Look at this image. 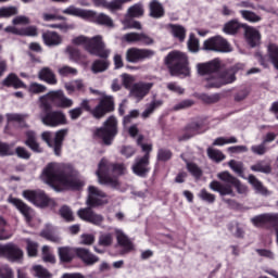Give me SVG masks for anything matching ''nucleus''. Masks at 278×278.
Returning <instances> with one entry per match:
<instances>
[{"instance_id":"obj_1","label":"nucleus","mask_w":278,"mask_h":278,"mask_svg":"<svg viewBox=\"0 0 278 278\" xmlns=\"http://www.w3.org/2000/svg\"><path fill=\"white\" fill-rule=\"evenodd\" d=\"M41 179L56 192H62V190H79V188L85 186L84 180L79 179L75 172L60 163L48 164L42 172Z\"/></svg>"},{"instance_id":"obj_2","label":"nucleus","mask_w":278,"mask_h":278,"mask_svg":"<svg viewBox=\"0 0 278 278\" xmlns=\"http://www.w3.org/2000/svg\"><path fill=\"white\" fill-rule=\"evenodd\" d=\"M218 68H220V61L214 60L208 63H199L197 65V70L199 75L204 77L206 88H220V86H225L226 84H233L236 78L233 77V73H229V78L220 77V73H218Z\"/></svg>"},{"instance_id":"obj_3","label":"nucleus","mask_w":278,"mask_h":278,"mask_svg":"<svg viewBox=\"0 0 278 278\" xmlns=\"http://www.w3.org/2000/svg\"><path fill=\"white\" fill-rule=\"evenodd\" d=\"M218 180H213L208 188L213 190V192H218L220 197H236V191H233V188L237 190L238 194H247L249 192V188L245 185H242L238 178L230 175L229 172H220L217 174Z\"/></svg>"},{"instance_id":"obj_4","label":"nucleus","mask_w":278,"mask_h":278,"mask_svg":"<svg viewBox=\"0 0 278 278\" xmlns=\"http://www.w3.org/2000/svg\"><path fill=\"white\" fill-rule=\"evenodd\" d=\"M125 165L111 164L106 159H102L98 165L96 175L99 184L103 186H111V188H118V180L110 177V175H125Z\"/></svg>"},{"instance_id":"obj_5","label":"nucleus","mask_w":278,"mask_h":278,"mask_svg":"<svg viewBox=\"0 0 278 278\" xmlns=\"http://www.w3.org/2000/svg\"><path fill=\"white\" fill-rule=\"evenodd\" d=\"M72 45L76 47H85V49L91 53V55H98V58H108L110 55V49L105 48L103 37L96 36L88 38L84 35L76 36L72 39Z\"/></svg>"},{"instance_id":"obj_6","label":"nucleus","mask_w":278,"mask_h":278,"mask_svg":"<svg viewBox=\"0 0 278 278\" xmlns=\"http://www.w3.org/2000/svg\"><path fill=\"white\" fill-rule=\"evenodd\" d=\"M62 14H67L68 16H77L83 18V21L96 22L99 25H105V27H114V21L110 15L104 13H97L92 10L79 9L75 5H70L62 11Z\"/></svg>"},{"instance_id":"obj_7","label":"nucleus","mask_w":278,"mask_h":278,"mask_svg":"<svg viewBox=\"0 0 278 278\" xmlns=\"http://www.w3.org/2000/svg\"><path fill=\"white\" fill-rule=\"evenodd\" d=\"M165 64L168 66L170 75H190V67L188 66V56L184 52L172 51L165 58Z\"/></svg>"},{"instance_id":"obj_8","label":"nucleus","mask_w":278,"mask_h":278,"mask_svg":"<svg viewBox=\"0 0 278 278\" xmlns=\"http://www.w3.org/2000/svg\"><path fill=\"white\" fill-rule=\"evenodd\" d=\"M51 103L56 105V108H73V100L64 96V91L62 90L50 91L39 97L40 110H45V112L51 110Z\"/></svg>"},{"instance_id":"obj_9","label":"nucleus","mask_w":278,"mask_h":278,"mask_svg":"<svg viewBox=\"0 0 278 278\" xmlns=\"http://www.w3.org/2000/svg\"><path fill=\"white\" fill-rule=\"evenodd\" d=\"M118 121L116 117L111 116L104 122V126L102 128H97L93 131V138L97 140H101L104 144H112V140L116 138V134H118Z\"/></svg>"},{"instance_id":"obj_10","label":"nucleus","mask_w":278,"mask_h":278,"mask_svg":"<svg viewBox=\"0 0 278 278\" xmlns=\"http://www.w3.org/2000/svg\"><path fill=\"white\" fill-rule=\"evenodd\" d=\"M68 134V129L63 128L58 130L55 134L51 131H43L41 134V139L53 149L55 155H60L62 153V142H64V138Z\"/></svg>"},{"instance_id":"obj_11","label":"nucleus","mask_w":278,"mask_h":278,"mask_svg":"<svg viewBox=\"0 0 278 278\" xmlns=\"http://www.w3.org/2000/svg\"><path fill=\"white\" fill-rule=\"evenodd\" d=\"M23 197L37 207H55V200L47 197L42 190H25Z\"/></svg>"},{"instance_id":"obj_12","label":"nucleus","mask_w":278,"mask_h":278,"mask_svg":"<svg viewBox=\"0 0 278 278\" xmlns=\"http://www.w3.org/2000/svg\"><path fill=\"white\" fill-rule=\"evenodd\" d=\"M41 123L47 127H60V125H66V115L62 111H49L41 110L39 114Z\"/></svg>"},{"instance_id":"obj_13","label":"nucleus","mask_w":278,"mask_h":278,"mask_svg":"<svg viewBox=\"0 0 278 278\" xmlns=\"http://www.w3.org/2000/svg\"><path fill=\"white\" fill-rule=\"evenodd\" d=\"M202 49L204 51H215L216 53H231L232 51L231 45L223 36H214L206 39Z\"/></svg>"},{"instance_id":"obj_14","label":"nucleus","mask_w":278,"mask_h":278,"mask_svg":"<svg viewBox=\"0 0 278 278\" xmlns=\"http://www.w3.org/2000/svg\"><path fill=\"white\" fill-rule=\"evenodd\" d=\"M155 55V51L151 49L129 48L126 51V60L130 64H138V62H144V60H151Z\"/></svg>"},{"instance_id":"obj_15","label":"nucleus","mask_w":278,"mask_h":278,"mask_svg":"<svg viewBox=\"0 0 278 278\" xmlns=\"http://www.w3.org/2000/svg\"><path fill=\"white\" fill-rule=\"evenodd\" d=\"M108 201H110V198L105 192L94 186H89L87 204L91 207H97L98 205H105Z\"/></svg>"},{"instance_id":"obj_16","label":"nucleus","mask_w":278,"mask_h":278,"mask_svg":"<svg viewBox=\"0 0 278 278\" xmlns=\"http://www.w3.org/2000/svg\"><path fill=\"white\" fill-rule=\"evenodd\" d=\"M0 257H7L10 262H21L23 260V250L13 243L0 245Z\"/></svg>"},{"instance_id":"obj_17","label":"nucleus","mask_w":278,"mask_h":278,"mask_svg":"<svg viewBox=\"0 0 278 278\" xmlns=\"http://www.w3.org/2000/svg\"><path fill=\"white\" fill-rule=\"evenodd\" d=\"M123 42H128L129 45H144L149 47V45H153L154 40L151 36L144 33H127L122 37Z\"/></svg>"},{"instance_id":"obj_18","label":"nucleus","mask_w":278,"mask_h":278,"mask_svg":"<svg viewBox=\"0 0 278 278\" xmlns=\"http://www.w3.org/2000/svg\"><path fill=\"white\" fill-rule=\"evenodd\" d=\"M114 110V99L110 96H104L100 100V103L93 110L92 114L94 118H103L108 112H112Z\"/></svg>"},{"instance_id":"obj_19","label":"nucleus","mask_w":278,"mask_h":278,"mask_svg":"<svg viewBox=\"0 0 278 278\" xmlns=\"http://www.w3.org/2000/svg\"><path fill=\"white\" fill-rule=\"evenodd\" d=\"M153 88V84L151 83H139L132 86L130 90L131 99L136 100V102L142 101L147 94H149V90Z\"/></svg>"},{"instance_id":"obj_20","label":"nucleus","mask_w":278,"mask_h":278,"mask_svg":"<svg viewBox=\"0 0 278 278\" xmlns=\"http://www.w3.org/2000/svg\"><path fill=\"white\" fill-rule=\"evenodd\" d=\"M8 201L24 216L27 223L34 218V210L20 199L9 197Z\"/></svg>"},{"instance_id":"obj_21","label":"nucleus","mask_w":278,"mask_h":278,"mask_svg":"<svg viewBox=\"0 0 278 278\" xmlns=\"http://www.w3.org/2000/svg\"><path fill=\"white\" fill-rule=\"evenodd\" d=\"M78 216L81 220H86L87 223H91L92 225H101L103 223V216L92 212V208H80L78 211Z\"/></svg>"},{"instance_id":"obj_22","label":"nucleus","mask_w":278,"mask_h":278,"mask_svg":"<svg viewBox=\"0 0 278 278\" xmlns=\"http://www.w3.org/2000/svg\"><path fill=\"white\" fill-rule=\"evenodd\" d=\"M149 170V153L141 159H136L135 164L132 165L135 175H138V177H147Z\"/></svg>"},{"instance_id":"obj_23","label":"nucleus","mask_w":278,"mask_h":278,"mask_svg":"<svg viewBox=\"0 0 278 278\" xmlns=\"http://www.w3.org/2000/svg\"><path fill=\"white\" fill-rule=\"evenodd\" d=\"M42 40L47 47H60V45L64 42V38H62V35L52 30L43 33Z\"/></svg>"},{"instance_id":"obj_24","label":"nucleus","mask_w":278,"mask_h":278,"mask_svg":"<svg viewBox=\"0 0 278 278\" xmlns=\"http://www.w3.org/2000/svg\"><path fill=\"white\" fill-rule=\"evenodd\" d=\"M129 1L131 0H113L111 2L105 0H93V3L96 5L106 8V10H110V12H118L119 10H123V5H125V3H129Z\"/></svg>"},{"instance_id":"obj_25","label":"nucleus","mask_w":278,"mask_h":278,"mask_svg":"<svg viewBox=\"0 0 278 278\" xmlns=\"http://www.w3.org/2000/svg\"><path fill=\"white\" fill-rule=\"evenodd\" d=\"M244 36L250 47H257V45H260V41L262 40V35L260 34V30L252 26L245 27Z\"/></svg>"},{"instance_id":"obj_26","label":"nucleus","mask_w":278,"mask_h":278,"mask_svg":"<svg viewBox=\"0 0 278 278\" xmlns=\"http://www.w3.org/2000/svg\"><path fill=\"white\" fill-rule=\"evenodd\" d=\"M74 252H76V255H78V257H80V260H83V262L88 266H92V264H97V262H99L97 255L90 253L88 249L77 248Z\"/></svg>"},{"instance_id":"obj_27","label":"nucleus","mask_w":278,"mask_h":278,"mask_svg":"<svg viewBox=\"0 0 278 278\" xmlns=\"http://www.w3.org/2000/svg\"><path fill=\"white\" fill-rule=\"evenodd\" d=\"M38 77L41 81H46V84H50L51 86H55V84H58L55 74L49 67L41 68L38 73Z\"/></svg>"},{"instance_id":"obj_28","label":"nucleus","mask_w":278,"mask_h":278,"mask_svg":"<svg viewBox=\"0 0 278 278\" xmlns=\"http://www.w3.org/2000/svg\"><path fill=\"white\" fill-rule=\"evenodd\" d=\"M26 147H29L34 153H42V148L40 147V143L36 141V132L28 130L26 131Z\"/></svg>"},{"instance_id":"obj_29","label":"nucleus","mask_w":278,"mask_h":278,"mask_svg":"<svg viewBox=\"0 0 278 278\" xmlns=\"http://www.w3.org/2000/svg\"><path fill=\"white\" fill-rule=\"evenodd\" d=\"M3 86L12 87V88H27V85L16 76V74H9L8 77L3 80Z\"/></svg>"},{"instance_id":"obj_30","label":"nucleus","mask_w":278,"mask_h":278,"mask_svg":"<svg viewBox=\"0 0 278 278\" xmlns=\"http://www.w3.org/2000/svg\"><path fill=\"white\" fill-rule=\"evenodd\" d=\"M115 235H116L117 242H118L119 247H123V249H125V251H132L134 243H131L129 238H127L125 236V232H123V230L116 229L115 230Z\"/></svg>"},{"instance_id":"obj_31","label":"nucleus","mask_w":278,"mask_h":278,"mask_svg":"<svg viewBox=\"0 0 278 278\" xmlns=\"http://www.w3.org/2000/svg\"><path fill=\"white\" fill-rule=\"evenodd\" d=\"M168 30L172 36H174V38H177L180 42H184L186 40V28L184 26L170 24L168 26Z\"/></svg>"},{"instance_id":"obj_32","label":"nucleus","mask_w":278,"mask_h":278,"mask_svg":"<svg viewBox=\"0 0 278 278\" xmlns=\"http://www.w3.org/2000/svg\"><path fill=\"white\" fill-rule=\"evenodd\" d=\"M275 218H277V215L267 213V214H262L256 217H253L252 223H253V225H255V227H262V225H264L266 223H273V220H275Z\"/></svg>"},{"instance_id":"obj_33","label":"nucleus","mask_w":278,"mask_h":278,"mask_svg":"<svg viewBox=\"0 0 278 278\" xmlns=\"http://www.w3.org/2000/svg\"><path fill=\"white\" fill-rule=\"evenodd\" d=\"M248 181L251 184L257 194H268V190H266L265 186L262 185V181L256 179L255 176L250 175Z\"/></svg>"},{"instance_id":"obj_34","label":"nucleus","mask_w":278,"mask_h":278,"mask_svg":"<svg viewBox=\"0 0 278 278\" xmlns=\"http://www.w3.org/2000/svg\"><path fill=\"white\" fill-rule=\"evenodd\" d=\"M267 55L275 68L278 70V46L275 43H269L267 46Z\"/></svg>"},{"instance_id":"obj_35","label":"nucleus","mask_w":278,"mask_h":278,"mask_svg":"<svg viewBox=\"0 0 278 278\" xmlns=\"http://www.w3.org/2000/svg\"><path fill=\"white\" fill-rule=\"evenodd\" d=\"M150 15L153 16V18H162V16H164V8H162V4L156 0L150 3Z\"/></svg>"},{"instance_id":"obj_36","label":"nucleus","mask_w":278,"mask_h":278,"mask_svg":"<svg viewBox=\"0 0 278 278\" xmlns=\"http://www.w3.org/2000/svg\"><path fill=\"white\" fill-rule=\"evenodd\" d=\"M110 68V62L108 60H97L91 65L92 73H105Z\"/></svg>"},{"instance_id":"obj_37","label":"nucleus","mask_w":278,"mask_h":278,"mask_svg":"<svg viewBox=\"0 0 278 278\" xmlns=\"http://www.w3.org/2000/svg\"><path fill=\"white\" fill-rule=\"evenodd\" d=\"M31 273L34 277L37 278H53V274L49 273V270L41 265H34Z\"/></svg>"},{"instance_id":"obj_38","label":"nucleus","mask_w":278,"mask_h":278,"mask_svg":"<svg viewBox=\"0 0 278 278\" xmlns=\"http://www.w3.org/2000/svg\"><path fill=\"white\" fill-rule=\"evenodd\" d=\"M162 100H153L150 104L147 105L146 110L142 112V118H149L157 108L162 106Z\"/></svg>"},{"instance_id":"obj_39","label":"nucleus","mask_w":278,"mask_h":278,"mask_svg":"<svg viewBox=\"0 0 278 278\" xmlns=\"http://www.w3.org/2000/svg\"><path fill=\"white\" fill-rule=\"evenodd\" d=\"M238 29H240V23H238L236 20H232L224 25L223 31L224 34L233 36V34L238 33Z\"/></svg>"},{"instance_id":"obj_40","label":"nucleus","mask_w":278,"mask_h":278,"mask_svg":"<svg viewBox=\"0 0 278 278\" xmlns=\"http://www.w3.org/2000/svg\"><path fill=\"white\" fill-rule=\"evenodd\" d=\"M251 170H253L254 173H265V175H268L271 168H270V164L264 161H260L256 164L251 166Z\"/></svg>"},{"instance_id":"obj_41","label":"nucleus","mask_w":278,"mask_h":278,"mask_svg":"<svg viewBox=\"0 0 278 278\" xmlns=\"http://www.w3.org/2000/svg\"><path fill=\"white\" fill-rule=\"evenodd\" d=\"M73 249L68 247L59 248V257L61 262H71L73 260Z\"/></svg>"},{"instance_id":"obj_42","label":"nucleus","mask_w":278,"mask_h":278,"mask_svg":"<svg viewBox=\"0 0 278 278\" xmlns=\"http://www.w3.org/2000/svg\"><path fill=\"white\" fill-rule=\"evenodd\" d=\"M16 14H18V9L16 7L0 8V18H10L11 16H16Z\"/></svg>"},{"instance_id":"obj_43","label":"nucleus","mask_w":278,"mask_h":278,"mask_svg":"<svg viewBox=\"0 0 278 278\" xmlns=\"http://www.w3.org/2000/svg\"><path fill=\"white\" fill-rule=\"evenodd\" d=\"M240 14L242 18H244V21H249V23H260V21H262V17L252 11L242 10L240 11Z\"/></svg>"},{"instance_id":"obj_44","label":"nucleus","mask_w":278,"mask_h":278,"mask_svg":"<svg viewBox=\"0 0 278 278\" xmlns=\"http://www.w3.org/2000/svg\"><path fill=\"white\" fill-rule=\"evenodd\" d=\"M25 118H27V115L25 114H18V113H11L7 114V121L8 123H18L24 127L25 125Z\"/></svg>"},{"instance_id":"obj_45","label":"nucleus","mask_w":278,"mask_h":278,"mask_svg":"<svg viewBox=\"0 0 278 278\" xmlns=\"http://www.w3.org/2000/svg\"><path fill=\"white\" fill-rule=\"evenodd\" d=\"M26 251L28 257H36L38 255V243L31 241L30 239H26Z\"/></svg>"},{"instance_id":"obj_46","label":"nucleus","mask_w":278,"mask_h":278,"mask_svg":"<svg viewBox=\"0 0 278 278\" xmlns=\"http://www.w3.org/2000/svg\"><path fill=\"white\" fill-rule=\"evenodd\" d=\"M49 27L51 29H60V31H63V34H66L67 31H73V29H75L74 24H68L66 22L60 24H50Z\"/></svg>"},{"instance_id":"obj_47","label":"nucleus","mask_w":278,"mask_h":278,"mask_svg":"<svg viewBox=\"0 0 278 278\" xmlns=\"http://www.w3.org/2000/svg\"><path fill=\"white\" fill-rule=\"evenodd\" d=\"M122 25H124V30L127 29H142V24L138 21L128 20V17H125V20L122 21Z\"/></svg>"},{"instance_id":"obj_48","label":"nucleus","mask_w":278,"mask_h":278,"mask_svg":"<svg viewBox=\"0 0 278 278\" xmlns=\"http://www.w3.org/2000/svg\"><path fill=\"white\" fill-rule=\"evenodd\" d=\"M144 14V9L141 4H135L128 9V16L130 18H138Z\"/></svg>"},{"instance_id":"obj_49","label":"nucleus","mask_w":278,"mask_h":278,"mask_svg":"<svg viewBox=\"0 0 278 278\" xmlns=\"http://www.w3.org/2000/svg\"><path fill=\"white\" fill-rule=\"evenodd\" d=\"M238 142V139L236 137H219L214 140L213 144L214 147H225V144H236Z\"/></svg>"},{"instance_id":"obj_50","label":"nucleus","mask_w":278,"mask_h":278,"mask_svg":"<svg viewBox=\"0 0 278 278\" xmlns=\"http://www.w3.org/2000/svg\"><path fill=\"white\" fill-rule=\"evenodd\" d=\"M207 155L214 162H223V160H225V154L217 149L208 148Z\"/></svg>"},{"instance_id":"obj_51","label":"nucleus","mask_w":278,"mask_h":278,"mask_svg":"<svg viewBox=\"0 0 278 278\" xmlns=\"http://www.w3.org/2000/svg\"><path fill=\"white\" fill-rule=\"evenodd\" d=\"M60 216L63 217L67 223H73L75 220V216L73 215V211L71 207L64 205L60 208Z\"/></svg>"},{"instance_id":"obj_52","label":"nucleus","mask_w":278,"mask_h":278,"mask_svg":"<svg viewBox=\"0 0 278 278\" xmlns=\"http://www.w3.org/2000/svg\"><path fill=\"white\" fill-rule=\"evenodd\" d=\"M28 92H30V94H42V92H47V87L42 84L30 83Z\"/></svg>"},{"instance_id":"obj_53","label":"nucleus","mask_w":278,"mask_h":278,"mask_svg":"<svg viewBox=\"0 0 278 278\" xmlns=\"http://www.w3.org/2000/svg\"><path fill=\"white\" fill-rule=\"evenodd\" d=\"M41 237L46 238V240H50V242H60V236H58L52 228H46L41 231Z\"/></svg>"},{"instance_id":"obj_54","label":"nucleus","mask_w":278,"mask_h":278,"mask_svg":"<svg viewBox=\"0 0 278 278\" xmlns=\"http://www.w3.org/2000/svg\"><path fill=\"white\" fill-rule=\"evenodd\" d=\"M42 260L49 264H55V255L51 253V249L48 245L42 247Z\"/></svg>"},{"instance_id":"obj_55","label":"nucleus","mask_w":278,"mask_h":278,"mask_svg":"<svg viewBox=\"0 0 278 278\" xmlns=\"http://www.w3.org/2000/svg\"><path fill=\"white\" fill-rule=\"evenodd\" d=\"M65 53H66V55H68V59L72 62H79L80 54H79V50L77 48H73V47L68 46L65 49Z\"/></svg>"},{"instance_id":"obj_56","label":"nucleus","mask_w":278,"mask_h":278,"mask_svg":"<svg viewBox=\"0 0 278 278\" xmlns=\"http://www.w3.org/2000/svg\"><path fill=\"white\" fill-rule=\"evenodd\" d=\"M228 166L233 173H237V175H242V173H244V165L240 161L231 160L229 161Z\"/></svg>"},{"instance_id":"obj_57","label":"nucleus","mask_w":278,"mask_h":278,"mask_svg":"<svg viewBox=\"0 0 278 278\" xmlns=\"http://www.w3.org/2000/svg\"><path fill=\"white\" fill-rule=\"evenodd\" d=\"M113 241H114V238L110 232L101 233L99 237L100 247H110V244H112Z\"/></svg>"},{"instance_id":"obj_58","label":"nucleus","mask_w":278,"mask_h":278,"mask_svg":"<svg viewBox=\"0 0 278 278\" xmlns=\"http://www.w3.org/2000/svg\"><path fill=\"white\" fill-rule=\"evenodd\" d=\"M188 49L191 53H198V51H199V39H197V37H194V34H191L189 36Z\"/></svg>"},{"instance_id":"obj_59","label":"nucleus","mask_w":278,"mask_h":278,"mask_svg":"<svg viewBox=\"0 0 278 278\" xmlns=\"http://www.w3.org/2000/svg\"><path fill=\"white\" fill-rule=\"evenodd\" d=\"M58 73L62 77H68V75H77V68L64 65L59 67Z\"/></svg>"},{"instance_id":"obj_60","label":"nucleus","mask_w":278,"mask_h":278,"mask_svg":"<svg viewBox=\"0 0 278 278\" xmlns=\"http://www.w3.org/2000/svg\"><path fill=\"white\" fill-rule=\"evenodd\" d=\"M251 151L254 155H266L268 148L262 141L260 144L252 146Z\"/></svg>"},{"instance_id":"obj_61","label":"nucleus","mask_w":278,"mask_h":278,"mask_svg":"<svg viewBox=\"0 0 278 278\" xmlns=\"http://www.w3.org/2000/svg\"><path fill=\"white\" fill-rule=\"evenodd\" d=\"M198 197L202 200V201H206V203H214V201H216V195L207 192V190L202 189Z\"/></svg>"},{"instance_id":"obj_62","label":"nucleus","mask_w":278,"mask_h":278,"mask_svg":"<svg viewBox=\"0 0 278 278\" xmlns=\"http://www.w3.org/2000/svg\"><path fill=\"white\" fill-rule=\"evenodd\" d=\"M21 36H28L30 38H36V36H38V27L28 26L26 28H22Z\"/></svg>"},{"instance_id":"obj_63","label":"nucleus","mask_w":278,"mask_h":278,"mask_svg":"<svg viewBox=\"0 0 278 278\" xmlns=\"http://www.w3.org/2000/svg\"><path fill=\"white\" fill-rule=\"evenodd\" d=\"M194 102L192 100H182L181 102L174 105V112H179V110H188V108H192Z\"/></svg>"},{"instance_id":"obj_64","label":"nucleus","mask_w":278,"mask_h":278,"mask_svg":"<svg viewBox=\"0 0 278 278\" xmlns=\"http://www.w3.org/2000/svg\"><path fill=\"white\" fill-rule=\"evenodd\" d=\"M80 244H85L86 247H90L94 244V235L84 233L80 236Z\"/></svg>"}]
</instances>
